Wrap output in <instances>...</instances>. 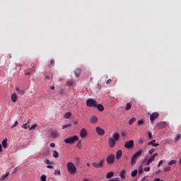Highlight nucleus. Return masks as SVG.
<instances>
[{"instance_id": "obj_1", "label": "nucleus", "mask_w": 181, "mask_h": 181, "mask_svg": "<svg viewBox=\"0 0 181 181\" xmlns=\"http://www.w3.org/2000/svg\"><path fill=\"white\" fill-rule=\"evenodd\" d=\"M66 168L67 170L69 172V173H71V175H74V173L77 172V168L72 162H69L66 165Z\"/></svg>"}, {"instance_id": "obj_2", "label": "nucleus", "mask_w": 181, "mask_h": 181, "mask_svg": "<svg viewBox=\"0 0 181 181\" xmlns=\"http://www.w3.org/2000/svg\"><path fill=\"white\" fill-rule=\"evenodd\" d=\"M97 104H98V103L94 98H89L86 100L87 107L97 108Z\"/></svg>"}, {"instance_id": "obj_3", "label": "nucleus", "mask_w": 181, "mask_h": 181, "mask_svg": "<svg viewBox=\"0 0 181 181\" xmlns=\"http://www.w3.org/2000/svg\"><path fill=\"white\" fill-rule=\"evenodd\" d=\"M76 141H78V137L77 136H74L72 137H69L64 140L65 144H69L70 145H73Z\"/></svg>"}, {"instance_id": "obj_4", "label": "nucleus", "mask_w": 181, "mask_h": 181, "mask_svg": "<svg viewBox=\"0 0 181 181\" xmlns=\"http://www.w3.org/2000/svg\"><path fill=\"white\" fill-rule=\"evenodd\" d=\"M106 162H107V165H114V163H115V155L110 154L106 158Z\"/></svg>"}, {"instance_id": "obj_5", "label": "nucleus", "mask_w": 181, "mask_h": 181, "mask_svg": "<svg viewBox=\"0 0 181 181\" xmlns=\"http://www.w3.org/2000/svg\"><path fill=\"white\" fill-rule=\"evenodd\" d=\"M105 162V160L103 159L100 160L99 163H97V162L93 163V166H94V168H96V169H98L99 168H103L104 166Z\"/></svg>"}, {"instance_id": "obj_6", "label": "nucleus", "mask_w": 181, "mask_h": 181, "mask_svg": "<svg viewBox=\"0 0 181 181\" xmlns=\"http://www.w3.org/2000/svg\"><path fill=\"white\" fill-rule=\"evenodd\" d=\"M124 148H127V149H132L134 148V140L126 141L124 144Z\"/></svg>"}, {"instance_id": "obj_7", "label": "nucleus", "mask_w": 181, "mask_h": 181, "mask_svg": "<svg viewBox=\"0 0 181 181\" xmlns=\"http://www.w3.org/2000/svg\"><path fill=\"white\" fill-rule=\"evenodd\" d=\"M95 131H96L97 134L98 135H100V136H104V135H105V130L100 127H97L95 128Z\"/></svg>"}, {"instance_id": "obj_8", "label": "nucleus", "mask_w": 181, "mask_h": 181, "mask_svg": "<svg viewBox=\"0 0 181 181\" xmlns=\"http://www.w3.org/2000/svg\"><path fill=\"white\" fill-rule=\"evenodd\" d=\"M159 118V114L158 112H153L150 116L151 122H153L155 119H158Z\"/></svg>"}, {"instance_id": "obj_9", "label": "nucleus", "mask_w": 181, "mask_h": 181, "mask_svg": "<svg viewBox=\"0 0 181 181\" xmlns=\"http://www.w3.org/2000/svg\"><path fill=\"white\" fill-rule=\"evenodd\" d=\"M158 128H159V129H163V128H165V127H168V123H166V122H160L159 123H158Z\"/></svg>"}, {"instance_id": "obj_10", "label": "nucleus", "mask_w": 181, "mask_h": 181, "mask_svg": "<svg viewBox=\"0 0 181 181\" xmlns=\"http://www.w3.org/2000/svg\"><path fill=\"white\" fill-rule=\"evenodd\" d=\"M115 141L112 138H109L108 144L110 148H114L115 146Z\"/></svg>"}, {"instance_id": "obj_11", "label": "nucleus", "mask_w": 181, "mask_h": 181, "mask_svg": "<svg viewBox=\"0 0 181 181\" xmlns=\"http://www.w3.org/2000/svg\"><path fill=\"white\" fill-rule=\"evenodd\" d=\"M51 135L52 138H57V136H60V134H59V132H57V129H54L51 132Z\"/></svg>"}, {"instance_id": "obj_12", "label": "nucleus", "mask_w": 181, "mask_h": 181, "mask_svg": "<svg viewBox=\"0 0 181 181\" xmlns=\"http://www.w3.org/2000/svg\"><path fill=\"white\" fill-rule=\"evenodd\" d=\"M90 124H97L98 122V118L96 116H92L90 118Z\"/></svg>"}, {"instance_id": "obj_13", "label": "nucleus", "mask_w": 181, "mask_h": 181, "mask_svg": "<svg viewBox=\"0 0 181 181\" xmlns=\"http://www.w3.org/2000/svg\"><path fill=\"white\" fill-rule=\"evenodd\" d=\"M80 136L81 138H86V136H87V130L86 129H82L81 130Z\"/></svg>"}, {"instance_id": "obj_14", "label": "nucleus", "mask_w": 181, "mask_h": 181, "mask_svg": "<svg viewBox=\"0 0 181 181\" xmlns=\"http://www.w3.org/2000/svg\"><path fill=\"white\" fill-rule=\"evenodd\" d=\"M75 76L76 77L81 76V68H78L75 70Z\"/></svg>"}, {"instance_id": "obj_15", "label": "nucleus", "mask_w": 181, "mask_h": 181, "mask_svg": "<svg viewBox=\"0 0 181 181\" xmlns=\"http://www.w3.org/2000/svg\"><path fill=\"white\" fill-rule=\"evenodd\" d=\"M11 101H13V103H16V101H18V95H16V93H13L11 95Z\"/></svg>"}, {"instance_id": "obj_16", "label": "nucleus", "mask_w": 181, "mask_h": 181, "mask_svg": "<svg viewBox=\"0 0 181 181\" xmlns=\"http://www.w3.org/2000/svg\"><path fill=\"white\" fill-rule=\"evenodd\" d=\"M96 108L100 112H103V111H104V106L103 105L100 104V103L96 105Z\"/></svg>"}, {"instance_id": "obj_17", "label": "nucleus", "mask_w": 181, "mask_h": 181, "mask_svg": "<svg viewBox=\"0 0 181 181\" xmlns=\"http://www.w3.org/2000/svg\"><path fill=\"white\" fill-rule=\"evenodd\" d=\"M156 140H153L147 144V145H151V146H159V144L155 143Z\"/></svg>"}, {"instance_id": "obj_18", "label": "nucleus", "mask_w": 181, "mask_h": 181, "mask_svg": "<svg viewBox=\"0 0 181 181\" xmlns=\"http://www.w3.org/2000/svg\"><path fill=\"white\" fill-rule=\"evenodd\" d=\"M121 156H122V150H119L116 153V159H121Z\"/></svg>"}, {"instance_id": "obj_19", "label": "nucleus", "mask_w": 181, "mask_h": 181, "mask_svg": "<svg viewBox=\"0 0 181 181\" xmlns=\"http://www.w3.org/2000/svg\"><path fill=\"white\" fill-rule=\"evenodd\" d=\"M125 175H127V171L125 170V169H123L120 172V177H121V179H125V177H126Z\"/></svg>"}, {"instance_id": "obj_20", "label": "nucleus", "mask_w": 181, "mask_h": 181, "mask_svg": "<svg viewBox=\"0 0 181 181\" xmlns=\"http://www.w3.org/2000/svg\"><path fill=\"white\" fill-rule=\"evenodd\" d=\"M112 139H113L115 141H119V134L115 133V134H112Z\"/></svg>"}, {"instance_id": "obj_21", "label": "nucleus", "mask_w": 181, "mask_h": 181, "mask_svg": "<svg viewBox=\"0 0 181 181\" xmlns=\"http://www.w3.org/2000/svg\"><path fill=\"white\" fill-rule=\"evenodd\" d=\"M153 160H155V158H153L152 156L150 158H148L146 163V166H149V165H151V163L153 162Z\"/></svg>"}, {"instance_id": "obj_22", "label": "nucleus", "mask_w": 181, "mask_h": 181, "mask_svg": "<svg viewBox=\"0 0 181 181\" xmlns=\"http://www.w3.org/2000/svg\"><path fill=\"white\" fill-rule=\"evenodd\" d=\"M2 146L4 148H7L8 147V139H5L2 141Z\"/></svg>"}, {"instance_id": "obj_23", "label": "nucleus", "mask_w": 181, "mask_h": 181, "mask_svg": "<svg viewBox=\"0 0 181 181\" xmlns=\"http://www.w3.org/2000/svg\"><path fill=\"white\" fill-rule=\"evenodd\" d=\"M114 176V172L110 171L109 172L107 175H106V178L107 179H111V177H112Z\"/></svg>"}, {"instance_id": "obj_24", "label": "nucleus", "mask_w": 181, "mask_h": 181, "mask_svg": "<svg viewBox=\"0 0 181 181\" xmlns=\"http://www.w3.org/2000/svg\"><path fill=\"white\" fill-rule=\"evenodd\" d=\"M16 91H18L20 95H23V94H25V90L23 89H20L19 88H16Z\"/></svg>"}, {"instance_id": "obj_25", "label": "nucleus", "mask_w": 181, "mask_h": 181, "mask_svg": "<svg viewBox=\"0 0 181 181\" xmlns=\"http://www.w3.org/2000/svg\"><path fill=\"white\" fill-rule=\"evenodd\" d=\"M71 117V112H70L65 113L64 115V118H65V119H69V118H70Z\"/></svg>"}, {"instance_id": "obj_26", "label": "nucleus", "mask_w": 181, "mask_h": 181, "mask_svg": "<svg viewBox=\"0 0 181 181\" xmlns=\"http://www.w3.org/2000/svg\"><path fill=\"white\" fill-rule=\"evenodd\" d=\"M132 108V105L131 103H127L126 107L124 108L125 111H129Z\"/></svg>"}, {"instance_id": "obj_27", "label": "nucleus", "mask_w": 181, "mask_h": 181, "mask_svg": "<svg viewBox=\"0 0 181 181\" xmlns=\"http://www.w3.org/2000/svg\"><path fill=\"white\" fill-rule=\"evenodd\" d=\"M135 163H136V157L133 156L131 159V165H135Z\"/></svg>"}, {"instance_id": "obj_28", "label": "nucleus", "mask_w": 181, "mask_h": 181, "mask_svg": "<svg viewBox=\"0 0 181 181\" xmlns=\"http://www.w3.org/2000/svg\"><path fill=\"white\" fill-rule=\"evenodd\" d=\"M142 155V150L137 151L136 153L134 154V158H138V156H141Z\"/></svg>"}, {"instance_id": "obj_29", "label": "nucleus", "mask_w": 181, "mask_h": 181, "mask_svg": "<svg viewBox=\"0 0 181 181\" xmlns=\"http://www.w3.org/2000/svg\"><path fill=\"white\" fill-rule=\"evenodd\" d=\"M175 163H177V160H172L168 163V166H172V165H175Z\"/></svg>"}, {"instance_id": "obj_30", "label": "nucleus", "mask_w": 181, "mask_h": 181, "mask_svg": "<svg viewBox=\"0 0 181 181\" xmlns=\"http://www.w3.org/2000/svg\"><path fill=\"white\" fill-rule=\"evenodd\" d=\"M144 124H145V121H144V119H139L138 122H137V125L139 127H141V125H144Z\"/></svg>"}, {"instance_id": "obj_31", "label": "nucleus", "mask_w": 181, "mask_h": 181, "mask_svg": "<svg viewBox=\"0 0 181 181\" xmlns=\"http://www.w3.org/2000/svg\"><path fill=\"white\" fill-rule=\"evenodd\" d=\"M135 121H136V118L132 117V118L129 121V125H132V124H134V122H135Z\"/></svg>"}, {"instance_id": "obj_32", "label": "nucleus", "mask_w": 181, "mask_h": 181, "mask_svg": "<svg viewBox=\"0 0 181 181\" xmlns=\"http://www.w3.org/2000/svg\"><path fill=\"white\" fill-rule=\"evenodd\" d=\"M8 175H9V173H6V175H4L1 176V177L0 178V180H5V179H6V177H8Z\"/></svg>"}, {"instance_id": "obj_33", "label": "nucleus", "mask_w": 181, "mask_h": 181, "mask_svg": "<svg viewBox=\"0 0 181 181\" xmlns=\"http://www.w3.org/2000/svg\"><path fill=\"white\" fill-rule=\"evenodd\" d=\"M136 175H138V170H133L132 173V177H135V176H136Z\"/></svg>"}, {"instance_id": "obj_34", "label": "nucleus", "mask_w": 181, "mask_h": 181, "mask_svg": "<svg viewBox=\"0 0 181 181\" xmlns=\"http://www.w3.org/2000/svg\"><path fill=\"white\" fill-rule=\"evenodd\" d=\"M40 179H41V181H46L47 179V176L46 175H41Z\"/></svg>"}, {"instance_id": "obj_35", "label": "nucleus", "mask_w": 181, "mask_h": 181, "mask_svg": "<svg viewBox=\"0 0 181 181\" xmlns=\"http://www.w3.org/2000/svg\"><path fill=\"white\" fill-rule=\"evenodd\" d=\"M53 157L54 158H59V152H57V151H53Z\"/></svg>"}, {"instance_id": "obj_36", "label": "nucleus", "mask_w": 181, "mask_h": 181, "mask_svg": "<svg viewBox=\"0 0 181 181\" xmlns=\"http://www.w3.org/2000/svg\"><path fill=\"white\" fill-rule=\"evenodd\" d=\"M143 173H144V169L142 168V165H140L139 168V174L142 175Z\"/></svg>"}, {"instance_id": "obj_37", "label": "nucleus", "mask_w": 181, "mask_h": 181, "mask_svg": "<svg viewBox=\"0 0 181 181\" xmlns=\"http://www.w3.org/2000/svg\"><path fill=\"white\" fill-rule=\"evenodd\" d=\"M69 127H71V124L62 125V129H66V128H69Z\"/></svg>"}, {"instance_id": "obj_38", "label": "nucleus", "mask_w": 181, "mask_h": 181, "mask_svg": "<svg viewBox=\"0 0 181 181\" xmlns=\"http://www.w3.org/2000/svg\"><path fill=\"white\" fill-rule=\"evenodd\" d=\"M175 141H179V140H180L181 139V136H180V134H177L176 136H175Z\"/></svg>"}, {"instance_id": "obj_39", "label": "nucleus", "mask_w": 181, "mask_h": 181, "mask_svg": "<svg viewBox=\"0 0 181 181\" xmlns=\"http://www.w3.org/2000/svg\"><path fill=\"white\" fill-rule=\"evenodd\" d=\"M171 168L170 166H167L164 168V172H169L170 171Z\"/></svg>"}, {"instance_id": "obj_40", "label": "nucleus", "mask_w": 181, "mask_h": 181, "mask_svg": "<svg viewBox=\"0 0 181 181\" xmlns=\"http://www.w3.org/2000/svg\"><path fill=\"white\" fill-rule=\"evenodd\" d=\"M77 148H78V149H81V141H79L77 144H76Z\"/></svg>"}, {"instance_id": "obj_41", "label": "nucleus", "mask_w": 181, "mask_h": 181, "mask_svg": "<svg viewBox=\"0 0 181 181\" xmlns=\"http://www.w3.org/2000/svg\"><path fill=\"white\" fill-rule=\"evenodd\" d=\"M37 127V124H35L34 125L30 127V131H32V129H36Z\"/></svg>"}, {"instance_id": "obj_42", "label": "nucleus", "mask_w": 181, "mask_h": 181, "mask_svg": "<svg viewBox=\"0 0 181 181\" xmlns=\"http://www.w3.org/2000/svg\"><path fill=\"white\" fill-rule=\"evenodd\" d=\"M107 181H121V180H119V177H116V178H112L111 180H109Z\"/></svg>"}, {"instance_id": "obj_43", "label": "nucleus", "mask_w": 181, "mask_h": 181, "mask_svg": "<svg viewBox=\"0 0 181 181\" xmlns=\"http://www.w3.org/2000/svg\"><path fill=\"white\" fill-rule=\"evenodd\" d=\"M33 70H35V68H33V69H31V71H28L25 74V76H30L31 73H33Z\"/></svg>"}, {"instance_id": "obj_44", "label": "nucleus", "mask_w": 181, "mask_h": 181, "mask_svg": "<svg viewBox=\"0 0 181 181\" xmlns=\"http://www.w3.org/2000/svg\"><path fill=\"white\" fill-rule=\"evenodd\" d=\"M54 174L58 175V176H60V175H61L60 170H55Z\"/></svg>"}, {"instance_id": "obj_45", "label": "nucleus", "mask_w": 181, "mask_h": 181, "mask_svg": "<svg viewBox=\"0 0 181 181\" xmlns=\"http://www.w3.org/2000/svg\"><path fill=\"white\" fill-rule=\"evenodd\" d=\"M148 135L149 139H153V137L152 136V132H148Z\"/></svg>"}, {"instance_id": "obj_46", "label": "nucleus", "mask_w": 181, "mask_h": 181, "mask_svg": "<svg viewBox=\"0 0 181 181\" xmlns=\"http://www.w3.org/2000/svg\"><path fill=\"white\" fill-rule=\"evenodd\" d=\"M58 94H59V95H62V94H64V90L61 89L58 91Z\"/></svg>"}, {"instance_id": "obj_47", "label": "nucleus", "mask_w": 181, "mask_h": 181, "mask_svg": "<svg viewBox=\"0 0 181 181\" xmlns=\"http://www.w3.org/2000/svg\"><path fill=\"white\" fill-rule=\"evenodd\" d=\"M144 172H149L151 170V168L150 167H146L144 169Z\"/></svg>"}, {"instance_id": "obj_48", "label": "nucleus", "mask_w": 181, "mask_h": 181, "mask_svg": "<svg viewBox=\"0 0 181 181\" xmlns=\"http://www.w3.org/2000/svg\"><path fill=\"white\" fill-rule=\"evenodd\" d=\"M22 128H23L24 129H28V124H24L22 126Z\"/></svg>"}, {"instance_id": "obj_49", "label": "nucleus", "mask_w": 181, "mask_h": 181, "mask_svg": "<svg viewBox=\"0 0 181 181\" xmlns=\"http://www.w3.org/2000/svg\"><path fill=\"white\" fill-rule=\"evenodd\" d=\"M54 64H55L54 59L51 60V62H50V66H54Z\"/></svg>"}, {"instance_id": "obj_50", "label": "nucleus", "mask_w": 181, "mask_h": 181, "mask_svg": "<svg viewBox=\"0 0 181 181\" xmlns=\"http://www.w3.org/2000/svg\"><path fill=\"white\" fill-rule=\"evenodd\" d=\"M112 82V79L110 78L106 81V84H111V83Z\"/></svg>"}, {"instance_id": "obj_51", "label": "nucleus", "mask_w": 181, "mask_h": 181, "mask_svg": "<svg viewBox=\"0 0 181 181\" xmlns=\"http://www.w3.org/2000/svg\"><path fill=\"white\" fill-rule=\"evenodd\" d=\"M18 122H17V121H16V122H14V124H13V126H11V128H12V129L15 128V127H16V126L18 125Z\"/></svg>"}, {"instance_id": "obj_52", "label": "nucleus", "mask_w": 181, "mask_h": 181, "mask_svg": "<svg viewBox=\"0 0 181 181\" xmlns=\"http://www.w3.org/2000/svg\"><path fill=\"white\" fill-rule=\"evenodd\" d=\"M73 84H74V82H73V81H68L67 82V86H73Z\"/></svg>"}, {"instance_id": "obj_53", "label": "nucleus", "mask_w": 181, "mask_h": 181, "mask_svg": "<svg viewBox=\"0 0 181 181\" xmlns=\"http://www.w3.org/2000/svg\"><path fill=\"white\" fill-rule=\"evenodd\" d=\"M139 144H141L142 145L144 144V139L140 138L139 141Z\"/></svg>"}, {"instance_id": "obj_54", "label": "nucleus", "mask_w": 181, "mask_h": 181, "mask_svg": "<svg viewBox=\"0 0 181 181\" xmlns=\"http://www.w3.org/2000/svg\"><path fill=\"white\" fill-rule=\"evenodd\" d=\"M141 181H149V179H148V177H144L141 179Z\"/></svg>"}, {"instance_id": "obj_55", "label": "nucleus", "mask_w": 181, "mask_h": 181, "mask_svg": "<svg viewBox=\"0 0 181 181\" xmlns=\"http://www.w3.org/2000/svg\"><path fill=\"white\" fill-rule=\"evenodd\" d=\"M154 151H155V148H151V150H149L150 155H152V153H153Z\"/></svg>"}, {"instance_id": "obj_56", "label": "nucleus", "mask_w": 181, "mask_h": 181, "mask_svg": "<svg viewBox=\"0 0 181 181\" xmlns=\"http://www.w3.org/2000/svg\"><path fill=\"white\" fill-rule=\"evenodd\" d=\"M162 163H163V160H160L158 162V167L159 168V166H160V165H162Z\"/></svg>"}, {"instance_id": "obj_57", "label": "nucleus", "mask_w": 181, "mask_h": 181, "mask_svg": "<svg viewBox=\"0 0 181 181\" xmlns=\"http://www.w3.org/2000/svg\"><path fill=\"white\" fill-rule=\"evenodd\" d=\"M156 156H158V153H155L154 154H153L151 156V157H153L154 159H155V158H156Z\"/></svg>"}, {"instance_id": "obj_58", "label": "nucleus", "mask_w": 181, "mask_h": 181, "mask_svg": "<svg viewBox=\"0 0 181 181\" xmlns=\"http://www.w3.org/2000/svg\"><path fill=\"white\" fill-rule=\"evenodd\" d=\"M49 146H50L51 148H54V146H56V145H55L54 143H51V144H49Z\"/></svg>"}, {"instance_id": "obj_59", "label": "nucleus", "mask_w": 181, "mask_h": 181, "mask_svg": "<svg viewBox=\"0 0 181 181\" xmlns=\"http://www.w3.org/2000/svg\"><path fill=\"white\" fill-rule=\"evenodd\" d=\"M45 163H46V165L50 164V160H49V159H46L45 160Z\"/></svg>"}, {"instance_id": "obj_60", "label": "nucleus", "mask_w": 181, "mask_h": 181, "mask_svg": "<svg viewBox=\"0 0 181 181\" xmlns=\"http://www.w3.org/2000/svg\"><path fill=\"white\" fill-rule=\"evenodd\" d=\"M16 172H18V170H17V168H16L13 169L12 173H16Z\"/></svg>"}, {"instance_id": "obj_61", "label": "nucleus", "mask_w": 181, "mask_h": 181, "mask_svg": "<svg viewBox=\"0 0 181 181\" xmlns=\"http://www.w3.org/2000/svg\"><path fill=\"white\" fill-rule=\"evenodd\" d=\"M47 169H53V165H47Z\"/></svg>"}, {"instance_id": "obj_62", "label": "nucleus", "mask_w": 181, "mask_h": 181, "mask_svg": "<svg viewBox=\"0 0 181 181\" xmlns=\"http://www.w3.org/2000/svg\"><path fill=\"white\" fill-rule=\"evenodd\" d=\"M45 78H47V80H50L51 77H50L49 75H47V76H45Z\"/></svg>"}, {"instance_id": "obj_63", "label": "nucleus", "mask_w": 181, "mask_h": 181, "mask_svg": "<svg viewBox=\"0 0 181 181\" xmlns=\"http://www.w3.org/2000/svg\"><path fill=\"white\" fill-rule=\"evenodd\" d=\"M74 125H77V124H78V120L77 121H74Z\"/></svg>"}, {"instance_id": "obj_64", "label": "nucleus", "mask_w": 181, "mask_h": 181, "mask_svg": "<svg viewBox=\"0 0 181 181\" xmlns=\"http://www.w3.org/2000/svg\"><path fill=\"white\" fill-rule=\"evenodd\" d=\"M50 89H51V90H54V86H51V87H50Z\"/></svg>"}]
</instances>
